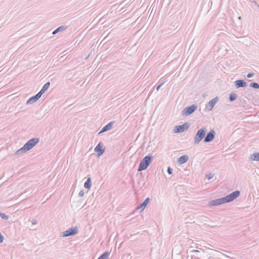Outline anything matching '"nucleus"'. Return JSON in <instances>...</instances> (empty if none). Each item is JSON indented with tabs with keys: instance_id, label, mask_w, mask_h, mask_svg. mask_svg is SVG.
Instances as JSON below:
<instances>
[{
	"instance_id": "13",
	"label": "nucleus",
	"mask_w": 259,
	"mask_h": 259,
	"mask_svg": "<svg viewBox=\"0 0 259 259\" xmlns=\"http://www.w3.org/2000/svg\"><path fill=\"white\" fill-rule=\"evenodd\" d=\"M150 199L149 197L146 198L145 200L141 204H140L136 207V209L138 210L141 209L140 212L142 211L147 206V204L150 201Z\"/></svg>"
},
{
	"instance_id": "10",
	"label": "nucleus",
	"mask_w": 259,
	"mask_h": 259,
	"mask_svg": "<svg viewBox=\"0 0 259 259\" xmlns=\"http://www.w3.org/2000/svg\"><path fill=\"white\" fill-rule=\"evenodd\" d=\"M41 95L40 94L38 93L35 95L30 97L27 101V104H32L36 102H37L39 98L41 97Z\"/></svg>"
},
{
	"instance_id": "12",
	"label": "nucleus",
	"mask_w": 259,
	"mask_h": 259,
	"mask_svg": "<svg viewBox=\"0 0 259 259\" xmlns=\"http://www.w3.org/2000/svg\"><path fill=\"white\" fill-rule=\"evenodd\" d=\"M219 100V98L218 97H215L212 100H211L208 103V107L207 108L209 111L211 110L214 107L215 104L218 102V101Z\"/></svg>"
},
{
	"instance_id": "27",
	"label": "nucleus",
	"mask_w": 259,
	"mask_h": 259,
	"mask_svg": "<svg viewBox=\"0 0 259 259\" xmlns=\"http://www.w3.org/2000/svg\"><path fill=\"white\" fill-rule=\"evenodd\" d=\"M84 192H83V190H81L79 193V197H83V195H84Z\"/></svg>"
},
{
	"instance_id": "28",
	"label": "nucleus",
	"mask_w": 259,
	"mask_h": 259,
	"mask_svg": "<svg viewBox=\"0 0 259 259\" xmlns=\"http://www.w3.org/2000/svg\"><path fill=\"white\" fill-rule=\"evenodd\" d=\"M163 83H164V82H163L161 83L160 84H159V85H158V87H157V88H156V91H159V90L160 89V88H161V86L163 84Z\"/></svg>"
},
{
	"instance_id": "1",
	"label": "nucleus",
	"mask_w": 259,
	"mask_h": 259,
	"mask_svg": "<svg viewBox=\"0 0 259 259\" xmlns=\"http://www.w3.org/2000/svg\"><path fill=\"white\" fill-rule=\"evenodd\" d=\"M240 192L239 191H235L225 197L212 200L209 201L208 205L209 206L211 207L232 202L236 199L240 195Z\"/></svg>"
},
{
	"instance_id": "33",
	"label": "nucleus",
	"mask_w": 259,
	"mask_h": 259,
	"mask_svg": "<svg viewBox=\"0 0 259 259\" xmlns=\"http://www.w3.org/2000/svg\"><path fill=\"white\" fill-rule=\"evenodd\" d=\"M241 16H239V17H238L239 19H241Z\"/></svg>"
},
{
	"instance_id": "4",
	"label": "nucleus",
	"mask_w": 259,
	"mask_h": 259,
	"mask_svg": "<svg viewBox=\"0 0 259 259\" xmlns=\"http://www.w3.org/2000/svg\"><path fill=\"white\" fill-rule=\"evenodd\" d=\"M39 141V139L37 138H33L28 140L24 146L28 151L34 147Z\"/></svg>"
},
{
	"instance_id": "29",
	"label": "nucleus",
	"mask_w": 259,
	"mask_h": 259,
	"mask_svg": "<svg viewBox=\"0 0 259 259\" xmlns=\"http://www.w3.org/2000/svg\"><path fill=\"white\" fill-rule=\"evenodd\" d=\"M213 175L211 174H210L208 175H207V178L208 179V180H210V179H211L212 178H213Z\"/></svg>"
},
{
	"instance_id": "18",
	"label": "nucleus",
	"mask_w": 259,
	"mask_h": 259,
	"mask_svg": "<svg viewBox=\"0 0 259 259\" xmlns=\"http://www.w3.org/2000/svg\"><path fill=\"white\" fill-rule=\"evenodd\" d=\"M27 151L26 150V149L25 148L24 146H23L22 148H21L20 149L18 150L15 152V154L16 155L22 154L26 153Z\"/></svg>"
},
{
	"instance_id": "11",
	"label": "nucleus",
	"mask_w": 259,
	"mask_h": 259,
	"mask_svg": "<svg viewBox=\"0 0 259 259\" xmlns=\"http://www.w3.org/2000/svg\"><path fill=\"white\" fill-rule=\"evenodd\" d=\"M234 83L237 89L240 88H245L247 86L246 82L243 79L237 80L234 82Z\"/></svg>"
},
{
	"instance_id": "22",
	"label": "nucleus",
	"mask_w": 259,
	"mask_h": 259,
	"mask_svg": "<svg viewBox=\"0 0 259 259\" xmlns=\"http://www.w3.org/2000/svg\"><path fill=\"white\" fill-rule=\"evenodd\" d=\"M236 99H237V94L235 93H234V92L231 93L230 94L229 100L231 102H233V101H235Z\"/></svg>"
},
{
	"instance_id": "20",
	"label": "nucleus",
	"mask_w": 259,
	"mask_h": 259,
	"mask_svg": "<svg viewBox=\"0 0 259 259\" xmlns=\"http://www.w3.org/2000/svg\"><path fill=\"white\" fill-rule=\"evenodd\" d=\"M67 28V26H61L59 27H58L56 29H55L53 32V34H55L59 32L60 31H62L63 30H65Z\"/></svg>"
},
{
	"instance_id": "32",
	"label": "nucleus",
	"mask_w": 259,
	"mask_h": 259,
	"mask_svg": "<svg viewBox=\"0 0 259 259\" xmlns=\"http://www.w3.org/2000/svg\"><path fill=\"white\" fill-rule=\"evenodd\" d=\"M4 236L1 234V243H2L4 241Z\"/></svg>"
},
{
	"instance_id": "5",
	"label": "nucleus",
	"mask_w": 259,
	"mask_h": 259,
	"mask_svg": "<svg viewBox=\"0 0 259 259\" xmlns=\"http://www.w3.org/2000/svg\"><path fill=\"white\" fill-rule=\"evenodd\" d=\"M197 105L193 104L184 108L183 111L182 115L184 116H189L192 114L197 109Z\"/></svg>"
},
{
	"instance_id": "16",
	"label": "nucleus",
	"mask_w": 259,
	"mask_h": 259,
	"mask_svg": "<svg viewBox=\"0 0 259 259\" xmlns=\"http://www.w3.org/2000/svg\"><path fill=\"white\" fill-rule=\"evenodd\" d=\"M50 85V82H46L42 87L40 91L38 92L42 96V94L48 89Z\"/></svg>"
},
{
	"instance_id": "30",
	"label": "nucleus",
	"mask_w": 259,
	"mask_h": 259,
	"mask_svg": "<svg viewBox=\"0 0 259 259\" xmlns=\"http://www.w3.org/2000/svg\"><path fill=\"white\" fill-rule=\"evenodd\" d=\"M32 222V224H33V225H35V224H37V222L36 220H35V219H33V220H32V222Z\"/></svg>"
},
{
	"instance_id": "19",
	"label": "nucleus",
	"mask_w": 259,
	"mask_h": 259,
	"mask_svg": "<svg viewBox=\"0 0 259 259\" xmlns=\"http://www.w3.org/2000/svg\"><path fill=\"white\" fill-rule=\"evenodd\" d=\"M250 159L253 161H259V153H255L251 155Z\"/></svg>"
},
{
	"instance_id": "6",
	"label": "nucleus",
	"mask_w": 259,
	"mask_h": 259,
	"mask_svg": "<svg viewBox=\"0 0 259 259\" xmlns=\"http://www.w3.org/2000/svg\"><path fill=\"white\" fill-rule=\"evenodd\" d=\"M190 126V124L188 122H185V123L177 125L175 127L174 130V132L175 133H179L184 132L187 130H188L189 127Z\"/></svg>"
},
{
	"instance_id": "3",
	"label": "nucleus",
	"mask_w": 259,
	"mask_h": 259,
	"mask_svg": "<svg viewBox=\"0 0 259 259\" xmlns=\"http://www.w3.org/2000/svg\"><path fill=\"white\" fill-rule=\"evenodd\" d=\"M206 135V128L202 127L199 130L194 138V141L195 144H198L204 138Z\"/></svg>"
},
{
	"instance_id": "26",
	"label": "nucleus",
	"mask_w": 259,
	"mask_h": 259,
	"mask_svg": "<svg viewBox=\"0 0 259 259\" xmlns=\"http://www.w3.org/2000/svg\"><path fill=\"white\" fill-rule=\"evenodd\" d=\"M254 75V73L253 72H250V73H248L247 74V77L248 78H251L252 77V76H253Z\"/></svg>"
},
{
	"instance_id": "25",
	"label": "nucleus",
	"mask_w": 259,
	"mask_h": 259,
	"mask_svg": "<svg viewBox=\"0 0 259 259\" xmlns=\"http://www.w3.org/2000/svg\"><path fill=\"white\" fill-rule=\"evenodd\" d=\"M167 171L169 175H171L172 173V168H171L170 167H168Z\"/></svg>"
},
{
	"instance_id": "24",
	"label": "nucleus",
	"mask_w": 259,
	"mask_h": 259,
	"mask_svg": "<svg viewBox=\"0 0 259 259\" xmlns=\"http://www.w3.org/2000/svg\"><path fill=\"white\" fill-rule=\"evenodd\" d=\"M9 216L8 215H6L5 213H1V218L3 220H7L9 219Z\"/></svg>"
},
{
	"instance_id": "15",
	"label": "nucleus",
	"mask_w": 259,
	"mask_h": 259,
	"mask_svg": "<svg viewBox=\"0 0 259 259\" xmlns=\"http://www.w3.org/2000/svg\"><path fill=\"white\" fill-rule=\"evenodd\" d=\"M189 159V156L187 155H184L180 157L177 160L179 164H183L188 161Z\"/></svg>"
},
{
	"instance_id": "17",
	"label": "nucleus",
	"mask_w": 259,
	"mask_h": 259,
	"mask_svg": "<svg viewBox=\"0 0 259 259\" xmlns=\"http://www.w3.org/2000/svg\"><path fill=\"white\" fill-rule=\"evenodd\" d=\"M91 182H92L91 178L90 177H88L87 181L84 184V188L90 189L92 186Z\"/></svg>"
},
{
	"instance_id": "7",
	"label": "nucleus",
	"mask_w": 259,
	"mask_h": 259,
	"mask_svg": "<svg viewBox=\"0 0 259 259\" xmlns=\"http://www.w3.org/2000/svg\"><path fill=\"white\" fill-rule=\"evenodd\" d=\"M78 232V227H72L63 232V237H68L76 234Z\"/></svg>"
},
{
	"instance_id": "23",
	"label": "nucleus",
	"mask_w": 259,
	"mask_h": 259,
	"mask_svg": "<svg viewBox=\"0 0 259 259\" xmlns=\"http://www.w3.org/2000/svg\"><path fill=\"white\" fill-rule=\"evenodd\" d=\"M249 87L256 89H259V84L256 82H252L250 83Z\"/></svg>"
},
{
	"instance_id": "2",
	"label": "nucleus",
	"mask_w": 259,
	"mask_h": 259,
	"mask_svg": "<svg viewBox=\"0 0 259 259\" xmlns=\"http://www.w3.org/2000/svg\"><path fill=\"white\" fill-rule=\"evenodd\" d=\"M153 156L151 155L146 156L143 158L138 166V171H141L146 170L151 164Z\"/></svg>"
},
{
	"instance_id": "9",
	"label": "nucleus",
	"mask_w": 259,
	"mask_h": 259,
	"mask_svg": "<svg viewBox=\"0 0 259 259\" xmlns=\"http://www.w3.org/2000/svg\"><path fill=\"white\" fill-rule=\"evenodd\" d=\"M103 144L102 142H100L94 149V151L97 153L98 157L101 156L105 152V148H103Z\"/></svg>"
},
{
	"instance_id": "21",
	"label": "nucleus",
	"mask_w": 259,
	"mask_h": 259,
	"mask_svg": "<svg viewBox=\"0 0 259 259\" xmlns=\"http://www.w3.org/2000/svg\"><path fill=\"white\" fill-rule=\"evenodd\" d=\"M109 255V253L108 251H106L102 254L98 259H108Z\"/></svg>"
},
{
	"instance_id": "14",
	"label": "nucleus",
	"mask_w": 259,
	"mask_h": 259,
	"mask_svg": "<svg viewBox=\"0 0 259 259\" xmlns=\"http://www.w3.org/2000/svg\"><path fill=\"white\" fill-rule=\"evenodd\" d=\"M114 122H115L114 121H111L109 123H108L107 124H106V125L103 126L102 127V128L101 129V130L100 131V132L99 133V134L104 133V132H105L106 131H108L111 130L112 128Z\"/></svg>"
},
{
	"instance_id": "8",
	"label": "nucleus",
	"mask_w": 259,
	"mask_h": 259,
	"mask_svg": "<svg viewBox=\"0 0 259 259\" xmlns=\"http://www.w3.org/2000/svg\"><path fill=\"white\" fill-rule=\"evenodd\" d=\"M215 132L213 130H211L206 135L204 139V142L208 143L213 141L215 137Z\"/></svg>"
},
{
	"instance_id": "31",
	"label": "nucleus",
	"mask_w": 259,
	"mask_h": 259,
	"mask_svg": "<svg viewBox=\"0 0 259 259\" xmlns=\"http://www.w3.org/2000/svg\"><path fill=\"white\" fill-rule=\"evenodd\" d=\"M191 252H193V253H196V252H199V251L198 250L193 249V250H191Z\"/></svg>"
}]
</instances>
